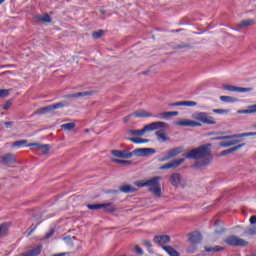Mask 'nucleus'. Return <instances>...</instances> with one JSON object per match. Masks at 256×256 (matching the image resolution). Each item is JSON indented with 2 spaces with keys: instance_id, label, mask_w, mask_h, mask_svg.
Wrapping results in <instances>:
<instances>
[{
  "instance_id": "f257e3e1",
  "label": "nucleus",
  "mask_w": 256,
  "mask_h": 256,
  "mask_svg": "<svg viewBox=\"0 0 256 256\" xmlns=\"http://www.w3.org/2000/svg\"><path fill=\"white\" fill-rule=\"evenodd\" d=\"M186 159H194L196 162L193 165L194 169H201V167H207L211 160V143L200 145L193 148L188 153L184 154Z\"/></svg>"
},
{
  "instance_id": "f03ea898",
  "label": "nucleus",
  "mask_w": 256,
  "mask_h": 256,
  "mask_svg": "<svg viewBox=\"0 0 256 256\" xmlns=\"http://www.w3.org/2000/svg\"><path fill=\"white\" fill-rule=\"evenodd\" d=\"M192 119H194V121H190V127H201V123L204 125H217L215 118L208 112H194L192 114Z\"/></svg>"
},
{
  "instance_id": "7ed1b4c3",
  "label": "nucleus",
  "mask_w": 256,
  "mask_h": 256,
  "mask_svg": "<svg viewBox=\"0 0 256 256\" xmlns=\"http://www.w3.org/2000/svg\"><path fill=\"white\" fill-rule=\"evenodd\" d=\"M160 179V176H155L146 181H136L134 185H136V187H149L148 191L150 193H153V195L156 197H161V183H159Z\"/></svg>"
},
{
  "instance_id": "20e7f679",
  "label": "nucleus",
  "mask_w": 256,
  "mask_h": 256,
  "mask_svg": "<svg viewBox=\"0 0 256 256\" xmlns=\"http://www.w3.org/2000/svg\"><path fill=\"white\" fill-rule=\"evenodd\" d=\"M64 107H69L68 101H61L55 104L48 105L46 107H42L34 112V115H47V113H51V111H55V109H63Z\"/></svg>"
},
{
  "instance_id": "39448f33",
  "label": "nucleus",
  "mask_w": 256,
  "mask_h": 256,
  "mask_svg": "<svg viewBox=\"0 0 256 256\" xmlns=\"http://www.w3.org/2000/svg\"><path fill=\"white\" fill-rule=\"evenodd\" d=\"M224 243L229 247H247L249 242L237 235H229L224 239Z\"/></svg>"
},
{
  "instance_id": "423d86ee",
  "label": "nucleus",
  "mask_w": 256,
  "mask_h": 256,
  "mask_svg": "<svg viewBox=\"0 0 256 256\" xmlns=\"http://www.w3.org/2000/svg\"><path fill=\"white\" fill-rule=\"evenodd\" d=\"M132 152L135 157H151L157 153V150L155 148H136Z\"/></svg>"
},
{
  "instance_id": "0eeeda50",
  "label": "nucleus",
  "mask_w": 256,
  "mask_h": 256,
  "mask_svg": "<svg viewBox=\"0 0 256 256\" xmlns=\"http://www.w3.org/2000/svg\"><path fill=\"white\" fill-rule=\"evenodd\" d=\"M17 163V157L13 153H6L0 156V164L1 165H13Z\"/></svg>"
},
{
  "instance_id": "6e6552de",
  "label": "nucleus",
  "mask_w": 256,
  "mask_h": 256,
  "mask_svg": "<svg viewBox=\"0 0 256 256\" xmlns=\"http://www.w3.org/2000/svg\"><path fill=\"white\" fill-rule=\"evenodd\" d=\"M146 131H157V129H167L169 124L163 121L152 122L148 125H145Z\"/></svg>"
},
{
  "instance_id": "1a4fd4ad",
  "label": "nucleus",
  "mask_w": 256,
  "mask_h": 256,
  "mask_svg": "<svg viewBox=\"0 0 256 256\" xmlns=\"http://www.w3.org/2000/svg\"><path fill=\"white\" fill-rule=\"evenodd\" d=\"M111 155L117 157L118 159H131L133 157V151L129 152V150H111Z\"/></svg>"
},
{
  "instance_id": "9d476101",
  "label": "nucleus",
  "mask_w": 256,
  "mask_h": 256,
  "mask_svg": "<svg viewBox=\"0 0 256 256\" xmlns=\"http://www.w3.org/2000/svg\"><path fill=\"white\" fill-rule=\"evenodd\" d=\"M185 163V158H179L176 160H173L167 164H164L160 167L162 171H165V169H177L180 165H183Z\"/></svg>"
},
{
  "instance_id": "9b49d317",
  "label": "nucleus",
  "mask_w": 256,
  "mask_h": 256,
  "mask_svg": "<svg viewBox=\"0 0 256 256\" xmlns=\"http://www.w3.org/2000/svg\"><path fill=\"white\" fill-rule=\"evenodd\" d=\"M28 147H32V149H37L38 151H42L43 155H47L51 146L49 144H40V143H30Z\"/></svg>"
},
{
  "instance_id": "f8f14e48",
  "label": "nucleus",
  "mask_w": 256,
  "mask_h": 256,
  "mask_svg": "<svg viewBox=\"0 0 256 256\" xmlns=\"http://www.w3.org/2000/svg\"><path fill=\"white\" fill-rule=\"evenodd\" d=\"M33 21H36V23H52L53 19L49 13H44L43 15H34Z\"/></svg>"
},
{
  "instance_id": "ddd939ff",
  "label": "nucleus",
  "mask_w": 256,
  "mask_h": 256,
  "mask_svg": "<svg viewBox=\"0 0 256 256\" xmlns=\"http://www.w3.org/2000/svg\"><path fill=\"white\" fill-rule=\"evenodd\" d=\"M153 241L157 245H167V243L171 241V237L169 235H156L154 236Z\"/></svg>"
},
{
  "instance_id": "4468645a",
  "label": "nucleus",
  "mask_w": 256,
  "mask_h": 256,
  "mask_svg": "<svg viewBox=\"0 0 256 256\" xmlns=\"http://www.w3.org/2000/svg\"><path fill=\"white\" fill-rule=\"evenodd\" d=\"M245 147V143L238 144L232 148L226 149L222 152H220L219 156L220 157H225L226 155H231V153H235V151H239V149H243Z\"/></svg>"
},
{
  "instance_id": "2eb2a0df",
  "label": "nucleus",
  "mask_w": 256,
  "mask_h": 256,
  "mask_svg": "<svg viewBox=\"0 0 256 256\" xmlns=\"http://www.w3.org/2000/svg\"><path fill=\"white\" fill-rule=\"evenodd\" d=\"M155 135H156L157 141H159V143H165L171 139L167 136V134L165 133V129H163V128L156 131Z\"/></svg>"
},
{
  "instance_id": "dca6fc26",
  "label": "nucleus",
  "mask_w": 256,
  "mask_h": 256,
  "mask_svg": "<svg viewBox=\"0 0 256 256\" xmlns=\"http://www.w3.org/2000/svg\"><path fill=\"white\" fill-rule=\"evenodd\" d=\"M188 235L190 243H201V241H203V236L198 231L192 232Z\"/></svg>"
},
{
  "instance_id": "f3484780",
  "label": "nucleus",
  "mask_w": 256,
  "mask_h": 256,
  "mask_svg": "<svg viewBox=\"0 0 256 256\" xmlns=\"http://www.w3.org/2000/svg\"><path fill=\"white\" fill-rule=\"evenodd\" d=\"M89 95H93V92L86 91V92H78L75 94H67L65 95V99H77L78 97H88Z\"/></svg>"
},
{
  "instance_id": "a211bd4d",
  "label": "nucleus",
  "mask_w": 256,
  "mask_h": 256,
  "mask_svg": "<svg viewBox=\"0 0 256 256\" xmlns=\"http://www.w3.org/2000/svg\"><path fill=\"white\" fill-rule=\"evenodd\" d=\"M120 193H137V188L131 186V184L122 185L119 188Z\"/></svg>"
},
{
  "instance_id": "6ab92c4d",
  "label": "nucleus",
  "mask_w": 256,
  "mask_h": 256,
  "mask_svg": "<svg viewBox=\"0 0 256 256\" xmlns=\"http://www.w3.org/2000/svg\"><path fill=\"white\" fill-rule=\"evenodd\" d=\"M130 116L145 118V117H153V114L145 111V110H136L134 113L130 114Z\"/></svg>"
},
{
  "instance_id": "aec40b11",
  "label": "nucleus",
  "mask_w": 256,
  "mask_h": 256,
  "mask_svg": "<svg viewBox=\"0 0 256 256\" xmlns=\"http://www.w3.org/2000/svg\"><path fill=\"white\" fill-rule=\"evenodd\" d=\"M238 115H247V114H253L256 113V104L247 106V109L245 110H238Z\"/></svg>"
},
{
  "instance_id": "412c9836",
  "label": "nucleus",
  "mask_w": 256,
  "mask_h": 256,
  "mask_svg": "<svg viewBox=\"0 0 256 256\" xmlns=\"http://www.w3.org/2000/svg\"><path fill=\"white\" fill-rule=\"evenodd\" d=\"M9 226L10 224L7 222H4L0 225V239H3V237H7V233L9 232Z\"/></svg>"
},
{
  "instance_id": "4be33fe9",
  "label": "nucleus",
  "mask_w": 256,
  "mask_h": 256,
  "mask_svg": "<svg viewBox=\"0 0 256 256\" xmlns=\"http://www.w3.org/2000/svg\"><path fill=\"white\" fill-rule=\"evenodd\" d=\"M102 205H104L102 206L104 213H115V211H117V208H115L111 202L102 203Z\"/></svg>"
},
{
  "instance_id": "5701e85b",
  "label": "nucleus",
  "mask_w": 256,
  "mask_h": 256,
  "mask_svg": "<svg viewBox=\"0 0 256 256\" xmlns=\"http://www.w3.org/2000/svg\"><path fill=\"white\" fill-rule=\"evenodd\" d=\"M170 183L171 185H173L174 187L179 185V183H181V174L179 173H173L170 177Z\"/></svg>"
},
{
  "instance_id": "b1692460",
  "label": "nucleus",
  "mask_w": 256,
  "mask_h": 256,
  "mask_svg": "<svg viewBox=\"0 0 256 256\" xmlns=\"http://www.w3.org/2000/svg\"><path fill=\"white\" fill-rule=\"evenodd\" d=\"M253 23H255V20L253 19L242 20L239 24H237V28L245 29V27H251Z\"/></svg>"
},
{
  "instance_id": "393cba45",
  "label": "nucleus",
  "mask_w": 256,
  "mask_h": 256,
  "mask_svg": "<svg viewBox=\"0 0 256 256\" xmlns=\"http://www.w3.org/2000/svg\"><path fill=\"white\" fill-rule=\"evenodd\" d=\"M145 133H147L146 126H144L143 129H141V130H135V129L129 130V134L134 135L136 137H143V135H145Z\"/></svg>"
},
{
  "instance_id": "a878e982",
  "label": "nucleus",
  "mask_w": 256,
  "mask_h": 256,
  "mask_svg": "<svg viewBox=\"0 0 256 256\" xmlns=\"http://www.w3.org/2000/svg\"><path fill=\"white\" fill-rule=\"evenodd\" d=\"M216 229H215V234L216 235H223V233H225V231H227V229L223 228V226H221V220H216L214 223Z\"/></svg>"
},
{
  "instance_id": "bb28decb",
  "label": "nucleus",
  "mask_w": 256,
  "mask_h": 256,
  "mask_svg": "<svg viewBox=\"0 0 256 256\" xmlns=\"http://www.w3.org/2000/svg\"><path fill=\"white\" fill-rule=\"evenodd\" d=\"M127 141H131L132 143H135L136 145H139L141 143H149V139H145V138H139V137H128L126 138Z\"/></svg>"
},
{
  "instance_id": "cd10ccee",
  "label": "nucleus",
  "mask_w": 256,
  "mask_h": 256,
  "mask_svg": "<svg viewBox=\"0 0 256 256\" xmlns=\"http://www.w3.org/2000/svg\"><path fill=\"white\" fill-rule=\"evenodd\" d=\"M162 249L170 256H180L181 254L171 246H162Z\"/></svg>"
},
{
  "instance_id": "c85d7f7f",
  "label": "nucleus",
  "mask_w": 256,
  "mask_h": 256,
  "mask_svg": "<svg viewBox=\"0 0 256 256\" xmlns=\"http://www.w3.org/2000/svg\"><path fill=\"white\" fill-rule=\"evenodd\" d=\"M182 152H183V147H176V148L170 149L168 151V155L171 159L172 157H177V155H180V153Z\"/></svg>"
},
{
  "instance_id": "c756f323",
  "label": "nucleus",
  "mask_w": 256,
  "mask_h": 256,
  "mask_svg": "<svg viewBox=\"0 0 256 256\" xmlns=\"http://www.w3.org/2000/svg\"><path fill=\"white\" fill-rule=\"evenodd\" d=\"M239 134H234V135H227V136H219L216 138H213L214 141H227L228 139H237L239 138Z\"/></svg>"
},
{
  "instance_id": "7c9ffc66",
  "label": "nucleus",
  "mask_w": 256,
  "mask_h": 256,
  "mask_svg": "<svg viewBox=\"0 0 256 256\" xmlns=\"http://www.w3.org/2000/svg\"><path fill=\"white\" fill-rule=\"evenodd\" d=\"M220 101H222L223 103H237L239 99L233 96H220Z\"/></svg>"
},
{
  "instance_id": "2f4dec72",
  "label": "nucleus",
  "mask_w": 256,
  "mask_h": 256,
  "mask_svg": "<svg viewBox=\"0 0 256 256\" xmlns=\"http://www.w3.org/2000/svg\"><path fill=\"white\" fill-rule=\"evenodd\" d=\"M86 207L90 209V211H97L99 209H103L105 205L103 203H96V204H86Z\"/></svg>"
},
{
  "instance_id": "473e14b6",
  "label": "nucleus",
  "mask_w": 256,
  "mask_h": 256,
  "mask_svg": "<svg viewBox=\"0 0 256 256\" xmlns=\"http://www.w3.org/2000/svg\"><path fill=\"white\" fill-rule=\"evenodd\" d=\"M222 89L224 91H231V92H234V93H239V86H233V85H223L222 86Z\"/></svg>"
},
{
  "instance_id": "72a5a7b5",
  "label": "nucleus",
  "mask_w": 256,
  "mask_h": 256,
  "mask_svg": "<svg viewBox=\"0 0 256 256\" xmlns=\"http://www.w3.org/2000/svg\"><path fill=\"white\" fill-rule=\"evenodd\" d=\"M112 163H117V165H133V161L131 160H121L117 158H113Z\"/></svg>"
},
{
  "instance_id": "f704fd0d",
  "label": "nucleus",
  "mask_w": 256,
  "mask_h": 256,
  "mask_svg": "<svg viewBox=\"0 0 256 256\" xmlns=\"http://www.w3.org/2000/svg\"><path fill=\"white\" fill-rule=\"evenodd\" d=\"M175 125H179L180 127H191V120L184 119V120L176 121Z\"/></svg>"
},
{
  "instance_id": "c9c22d12",
  "label": "nucleus",
  "mask_w": 256,
  "mask_h": 256,
  "mask_svg": "<svg viewBox=\"0 0 256 256\" xmlns=\"http://www.w3.org/2000/svg\"><path fill=\"white\" fill-rule=\"evenodd\" d=\"M61 129H63L64 131H73V129H75V123L70 122V123L62 124Z\"/></svg>"
},
{
  "instance_id": "e433bc0d",
  "label": "nucleus",
  "mask_w": 256,
  "mask_h": 256,
  "mask_svg": "<svg viewBox=\"0 0 256 256\" xmlns=\"http://www.w3.org/2000/svg\"><path fill=\"white\" fill-rule=\"evenodd\" d=\"M12 147H28L27 140H18L12 143Z\"/></svg>"
},
{
  "instance_id": "4c0bfd02",
  "label": "nucleus",
  "mask_w": 256,
  "mask_h": 256,
  "mask_svg": "<svg viewBox=\"0 0 256 256\" xmlns=\"http://www.w3.org/2000/svg\"><path fill=\"white\" fill-rule=\"evenodd\" d=\"M102 35H105V30H97L92 33L93 39H101Z\"/></svg>"
},
{
  "instance_id": "58836bf2",
  "label": "nucleus",
  "mask_w": 256,
  "mask_h": 256,
  "mask_svg": "<svg viewBox=\"0 0 256 256\" xmlns=\"http://www.w3.org/2000/svg\"><path fill=\"white\" fill-rule=\"evenodd\" d=\"M212 113H216L217 115H227V113H231L229 109H213Z\"/></svg>"
},
{
  "instance_id": "ea45409f",
  "label": "nucleus",
  "mask_w": 256,
  "mask_h": 256,
  "mask_svg": "<svg viewBox=\"0 0 256 256\" xmlns=\"http://www.w3.org/2000/svg\"><path fill=\"white\" fill-rule=\"evenodd\" d=\"M40 224H41V222H38L36 225L32 224V225L28 228L27 237H31V235H33V233L35 232V229H37V227H39Z\"/></svg>"
},
{
  "instance_id": "a19ab883",
  "label": "nucleus",
  "mask_w": 256,
  "mask_h": 256,
  "mask_svg": "<svg viewBox=\"0 0 256 256\" xmlns=\"http://www.w3.org/2000/svg\"><path fill=\"white\" fill-rule=\"evenodd\" d=\"M255 88L253 87H248V88H245V87H238V93H251V91H254Z\"/></svg>"
},
{
  "instance_id": "79ce46f5",
  "label": "nucleus",
  "mask_w": 256,
  "mask_h": 256,
  "mask_svg": "<svg viewBox=\"0 0 256 256\" xmlns=\"http://www.w3.org/2000/svg\"><path fill=\"white\" fill-rule=\"evenodd\" d=\"M11 93V89H0V99H5Z\"/></svg>"
},
{
  "instance_id": "37998d69",
  "label": "nucleus",
  "mask_w": 256,
  "mask_h": 256,
  "mask_svg": "<svg viewBox=\"0 0 256 256\" xmlns=\"http://www.w3.org/2000/svg\"><path fill=\"white\" fill-rule=\"evenodd\" d=\"M11 105H13V99L7 100L3 106L4 111H9Z\"/></svg>"
},
{
  "instance_id": "c03bdc74",
  "label": "nucleus",
  "mask_w": 256,
  "mask_h": 256,
  "mask_svg": "<svg viewBox=\"0 0 256 256\" xmlns=\"http://www.w3.org/2000/svg\"><path fill=\"white\" fill-rule=\"evenodd\" d=\"M142 245H144V247L148 248L149 253H151V247H153V244L151 243V241L149 240H142Z\"/></svg>"
},
{
  "instance_id": "a18cd8bd",
  "label": "nucleus",
  "mask_w": 256,
  "mask_h": 256,
  "mask_svg": "<svg viewBox=\"0 0 256 256\" xmlns=\"http://www.w3.org/2000/svg\"><path fill=\"white\" fill-rule=\"evenodd\" d=\"M168 105L169 107H185V101L173 102Z\"/></svg>"
},
{
  "instance_id": "49530a36",
  "label": "nucleus",
  "mask_w": 256,
  "mask_h": 256,
  "mask_svg": "<svg viewBox=\"0 0 256 256\" xmlns=\"http://www.w3.org/2000/svg\"><path fill=\"white\" fill-rule=\"evenodd\" d=\"M234 145V142L233 141H228V142H220L219 143V146L220 147H224V148H227V147H233Z\"/></svg>"
},
{
  "instance_id": "de8ad7c7",
  "label": "nucleus",
  "mask_w": 256,
  "mask_h": 256,
  "mask_svg": "<svg viewBox=\"0 0 256 256\" xmlns=\"http://www.w3.org/2000/svg\"><path fill=\"white\" fill-rule=\"evenodd\" d=\"M134 253H136V255H143V248L140 247L139 245H135L134 246Z\"/></svg>"
},
{
  "instance_id": "09e8293b",
  "label": "nucleus",
  "mask_w": 256,
  "mask_h": 256,
  "mask_svg": "<svg viewBox=\"0 0 256 256\" xmlns=\"http://www.w3.org/2000/svg\"><path fill=\"white\" fill-rule=\"evenodd\" d=\"M177 115H179L178 111H172V112H165L164 116L167 117V119H169V117H177Z\"/></svg>"
},
{
  "instance_id": "8fccbe9b",
  "label": "nucleus",
  "mask_w": 256,
  "mask_h": 256,
  "mask_svg": "<svg viewBox=\"0 0 256 256\" xmlns=\"http://www.w3.org/2000/svg\"><path fill=\"white\" fill-rule=\"evenodd\" d=\"M212 251L213 253H221V251H225V247L216 245L212 247Z\"/></svg>"
},
{
  "instance_id": "3c124183",
  "label": "nucleus",
  "mask_w": 256,
  "mask_h": 256,
  "mask_svg": "<svg viewBox=\"0 0 256 256\" xmlns=\"http://www.w3.org/2000/svg\"><path fill=\"white\" fill-rule=\"evenodd\" d=\"M55 235V228H52L49 232H47L44 236V239H51Z\"/></svg>"
},
{
  "instance_id": "603ef678",
  "label": "nucleus",
  "mask_w": 256,
  "mask_h": 256,
  "mask_svg": "<svg viewBox=\"0 0 256 256\" xmlns=\"http://www.w3.org/2000/svg\"><path fill=\"white\" fill-rule=\"evenodd\" d=\"M197 102L195 101H184V107H196Z\"/></svg>"
},
{
  "instance_id": "864d4df0",
  "label": "nucleus",
  "mask_w": 256,
  "mask_h": 256,
  "mask_svg": "<svg viewBox=\"0 0 256 256\" xmlns=\"http://www.w3.org/2000/svg\"><path fill=\"white\" fill-rule=\"evenodd\" d=\"M174 49H191V45H189V44H180V45H176L174 47Z\"/></svg>"
},
{
  "instance_id": "5fc2aeb1",
  "label": "nucleus",
  "mask_w": 256,
  "mask_h": 256,
  "mask_svg": "<svg viewBox=\"0 0 256 256\" xmlns=\"http://www.w3.org/2000/svg\"><path fill=\"white\" fill-rule=\"evenodd\" d=\"M152 117H155L156 119H167V116H165V112L154 114L152 115Z\"/></svg>"
},
{
  "instance_id": "6e6d98bb",
  "label": "nucleus",
  "mask_w": 256,
  "mask_h": 256,
  "mask_svg": "<svg viewBox=\"0 0 256 256\" xmlns=\"http://www.w3.org/2000/svg\"><path fill=\"white\" fill-rule=\"evenodd\" d=\"M106 195H117V193H120V190L115 189H109L105 191Z\"/></svg>"
},
{
  "instance_id": "4d7b16f0",
  "label": "nucleus",
  "mask_w": 256,
  "mask_h": 256,
  "mask_svg": "<svg viewBox=\"0 0 256 256\" xmlns=\"http://www.w3.org/2000/svg\"><path fill=\"white\" fill-rule=\"evenodd\" d=\"M240 137H255L254 132H246L239 134Z\"/></svg>"
},
{
  "instance_id": "13d9d810",
  "label": "nucleus",
  "mask_w": 256,
  "mask_h": 256,
  "mask_svg": "<svg viewBox=\"0 0 256 256\" xmlns=\"http://www.w3.org/2000/svg\"><path fill=\"white\" fill-rule=\"evenodd\" d=\"M233 140L232 143H234L233 145H237L238 143H241L243 141V137H239V138H232Z\"/></svg>"
},
{
  "instance_id": "bf43d9fd",
  "label": "nucleus",
  "mask_w": 256,
  "mask_h": 256,
  "mask_svg": "<svg viewBox=\"0 0 256 256\" xmlns=\"http://www.w3.org/2000/svg\"><path fill=\"white\" fill-rule=\"evenodd\" d=\"M248 235H256V227L249 228L247 230Z\"/></svg>"
},
{
  "instance_id": "052dcab7",
  "label": "nucleus",
  "mask_w": 256,
  "mask_h": 256,
  "mask_svg": "<svg viewBox=\"0 0 256 256\" xmlns=\"http://www.w3.org/2000/svg\"><path fill=\"white\" fill-rule=\"evenodd\" d=\"M169 159H171V156H169V154H167L166 156L162 157V158H159V162L160 163H163L165 161H169Z\"/></svg>"
},
{
  "instance_id": "680f3d73",
  "label": "nucleus",
  "mask_w": 256,
  "mask_h": 256,
  "mask_svg": "<svg viewBox=\"0 0 256 256\" xmlns=\"http://www.w3.org/2000/svg\"><path fill=\"white\" fill-rule=\"evenodd\" d=\"M250 224H251V225H256V215H252V216L250 217Z\"/></svg>"
},
{
  "instance_id": "e2e57ef3",
  "label": "nucleus",
  "mask_w": 256,
  "mask_h": 256,
  "mask_svg": "<svg viewBox=\"0 0 256 256\" xmlns=\"http://www.w3.org/2000/svg\"><path fill=\"white\" fill-rule=\"evenodd\" d=\"M204 249H205L206 253H213V247L205 246Z\"/></svg>"
},
{
  "instance_id": "0e129e2a",
  "label": "nucleus",
  "mask_w": 256,
  "mask_h": 256,
  "mask_svg": "<svg viewBox=\"0 0 256 256\" xmlns=\"http://www.w3.org/2000/svg\"><path fill=\"white\" fill-rule=\"evenodd\" d=\"M13 123H15V122H13V121L4 122V125H5L6 129H9V127H11V125H13Z\"/></svg>"
},
{
  "instance_id": "69168bd1",
  "label": "nucleus",
  "mask_w": 256,
  "mask_h": 256,
  "mask_svg": "<svg viewBox=\"0 0 256 256\" xmlns=\"http://www.w3.org/2000/svg\"><path fill=\"white\" fill-rule=\"evenodd\" d=\"M181 31H184L183 28L176 29V30H171L170 33H181Z\"/></svg>"
},
{
  "instance_id": "338daca9",
  "label": "nucleus",
  "mask_w": 256,
  "mask_h": 256,
  "mask_svg": "<svg viewBox=\"0 0 256 256\" xmlns=\"http://www.w3.org/2000/svg\"><path fill=\"white\" fill-rule=\"evenodd\" d=\"M64 239V241H66L67 243H69V241H71V236H66V237H64L63 238Z\"/></svg>"
},
{
  "instance_id": "774afa93",
  "label": "nucleus",
  "mask_w": 256,
  "mask_h": 256,
  "mask_svg": "<svg viewBox=\"0 0 256 256\" xmlns=\"http://www.w3.org/2000/svg\"><path fill=\"white\" fill-rule=\"evenodd\" d=\"M66 255H67V253L62 252V253L54 254L52 256H66Z\"/></svg>"
}]
</instances>
